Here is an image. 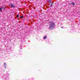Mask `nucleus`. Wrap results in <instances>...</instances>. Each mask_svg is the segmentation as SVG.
<instances>
[{"instance_id": "9d476101", "label": "nucleus", "mask_w": 80, "mask_h": 80, "mask_svg": "<svg viewBox=\"0 0 80 80\" xmlns=\"http://www.w3.org/2000/svg\"><path fill=\"white\" fill-rule=\"evenodd\" d=\"M23 16H21L20 17V18H23Z\"/></svg>"}, {"instance_id": "6e6552de", "label": "nucleus", "mask_w": 80, "mask_h": 80, "mask_svg": "<svg viewBox=\"0 0 80 80\" xmlns=\"http://www.w3.org/2000/svg\"><path fill=\"white\" fill-rule=\"evenodd\" d=\"M47 38V36H45L43 38V39H46Z\"/></svg>"}, {"instance_id": "9b49d317", "label": "nucleus", "mask_w": 80, "mask_h": 80, "mask_svg": "<svg viewBox=\"0 0 80 80\" xmlns=\"http://www.w3.org/2000/svg\"><path fill=\"white\" fill-rule=\"evenodd\" d=\"M20 48L22 49V46H20Z\"/></svg>"}, {"instance_id": "ddd939ff", "label": "nucleus", "mask_w": 80, "mask_h": 80, "mask_svg": "<svg viewBox=\"0 0 80 80\" xmlns=\"http://www.w3.org/2000/svg\"><path fill=\"white\" fill-rule=\"evenodd\" d=\"M61 28H63V27H62Z\"/></svg>"}, {"instance_id": "7ed1b4c3", "label": "nucleus", "mask_w": 80, "mask_h": 80, "mask_svg": "<svg viewBox=\"0 0 80 80\" xmlns=\"http://www.w3.org/2000/svg\"><path fill=\"white\" fill-rule=\"evenodd\" d=\"M11 6L13 8H15V6L12 3H11Z\"/></svg>"}, {"instance_id": "1a4fd4ad", "label": "nucleus", "mask_w": 80, "mask_h": 80, "mask_svg": "<svg viewBox=\"0 0 80 80\" xmlns=\"http://www.w3.org/2000/svg\"><path fill=\"white\" fill-rule=\"evenodd\" d=\"M17 18H18V17H19V15H17Z\"/></svg>"}, {"instance_id": "20e7f679", "label": "nucleus", "mask_w": 80, "mask_h": 80, "mask_svg": "<svg viewBox=\"0 0 80 80\" xmlns=\"http://www.w3.org/2000/svg\"><path fill=\"white\" fill-rule=\"evenodd\" d=\"M48 2H49V3H52V0H49L48 1Z\"/></svg>"}, {"instance_id": "f03ea898", "label": "nucleus", "mask_w": 80, "mask_h": 80, "mask_svg": "<svg viewBox=\"0 0 80 80\" xmlns=\"http://www.w3.org/2000/svg\"><path fill=\"white\" fill-rule=\"evenodd\" d=\"M9 73L7 72L5 75H3L2 76V78L3 80H7V78L9 77Z\"/></svg>"}, {"instance_id": "0eeeda50", "label": "nucleus", "mask_w": 80, "mask_h": 80, "mask_svg": "<svg viewBox=\"0 0 80 80\" xmlns=\"http://www.w3.org/2000/svg\"><path fill=\"white\" fill-rule=\"evenodd\" d=\"M4 68H6V67H7V65H6V63H5V62L4 63Z\"/></svg>"}, {"instance_id": "f257e3e1", "label": "nucleus", "mask_w": 80, "mask_h": 80, "mask_svg": "<svg viewBox=\"0 0 80 80\" xmlns=\"http://www.w3.org/2000/svg\"><path fill=\"white\" fill-rule=\"evenodd\" d=\"M49 27H48V29L49 30H53L54 28V27H55V24L53 21H50L49 22Z\"/></svg>"}, {"instance_id": "423d86ee", "label": "nucleus", "mask_w": 80, "mask_h": 80, "mask_svg": "<svg viewBox=\"0 0 80 80\" xmlns=\"http://www.w3.org/2000/svg\"><path fill=\"white\" fill-rule=\"evenodd\" d=\"M71 4H72V5H73V6H75V3H74V2H72L71 3H70Z\"/></svg>"}, {"instance_id": "f8f14e48", "label": "nucleus", "mask_w": 80, "mask_h": 80, "mask_svg": "<svg viewBox=\"0 0 80 80\" xmlns=\"http://www.w3.org/2000/svg\"><path fill=\"white\" fill-rule=\"evenodd\" d=\"M1 10H2V8H0V12L1 11Z\"/></svg>"}, {"instance_id": "39448f33", "label": "nucleus", "mask_w": 80, "mask_h": 80, "mask_svg": "<svg viewBox=\"0 0 80 80\" xmlns=\"http://www.w3.org/2000/svg\"><path fill=\"white\" fill-rule=\"evenodd\" d=\"M50 5L51 7H52L53 5V3L52 2L51 3H50Z\"/></svg>"}]
</instances>
